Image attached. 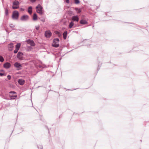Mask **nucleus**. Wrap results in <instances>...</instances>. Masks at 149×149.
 <instances>
[{
	"instance_id": "obj_1",
	"label": "nucleus",
	"mask_w": 149,
	"mask_h": 149,
	"mask_svg": "<svg viewBox=\"0 0 149 149\" xmlns=\"http://www.w3.org/2000/svg\"><path fill=\"white\" fill-rule=\"evenodd\" d=\"M59 40L58 38H56L54 39L52 45L55 47H58L59 46Z\"/></svg>"
},
{
	"instance_id": "obj_2",
	"label": "nucleus",
	"mask_w": 149,
	"mask_h": 149,
	"mask_svg": "<svg viewBox=\"0 0 149 149\" xmlns=\"http://www.w3.org/2000/svg\"><path fill=\"white\" fill-rule=\"evenodd\" d=\"M37 12L41 15L42 14V7L40 4H38L36 8Z\"/></svg>"
},
{
	"instance_id": "obj_3",
	"label": "nucleus",
	"mask_w": 149,
	"mask_h": 149,
	"mask_svg": "<svg viewBox=\"0 0 149 149\" xmlns=\"http://www.w3.org/2000/svg\"><path fill=\"white\" fill-rule=\"evenodd\" d=\"M19 16V13L17 11H16L14 12L12 15V18L15 19H18Z\"/></svg>"
},
{
	"instance_id": "obj_4",
	"label": "nucleus",
	"mask_w": 149,
	"mask_h": 149,
	"mask_svg": "<svg viewBox=\"0 0 149 149\" xmlns=\"http://www.w3.org/2000/svg\"><path fill=\"white\" fill-rule=\"evenodd\" d=\"M29 19V17L27 15H24L22 16L20 18V19L22 21H26Z\"/></svg>"
},
{
	"instance_id": "obj_5",
	"label": "nucleus",
	"mask_w": 149,
	"mask_h": 149,
	"mask_svg": "<svg viewBox=\"0 0 149 149\" xmlns=\"http://www.w3.org/2000/svg\"><path fill=\"white\" fill-rule=\"evenodd\" d=\"M14 66L18 70L21 69V68L22 67L21 64L18 62L15 63L14 64Z\"/></svg>"
},
{
	"instance_id": "obj_6",
	"label": "nucleus",
	"mask_w": 149,
	"mask_h": 149,
	"mask_svg": "<svg viewBox=\"0 0 149 149\" xmlns=\"http://www.w3.org/2000/svg\"><path fill=\"white\" fill-rule=\"evenodd\" d=\"M23 54L22 52H19L17 55V57L19 60H22L23 59Z\"/></svg>"
},
{
	"instance_id": "obj_7",
	"label": "nucleus",
	"mask_w": 149,
	"mask_h": 149,
	"mask_svg": "<svg viewBox=\"0 0 149 149\" xmlns=\"http://www.w3.org/2000/svg\"><path fill=\"white\" fill-rule=\"evenodd\" d=\"M52 34V33L49 31H47L45 32V36L47 38H50Z\"/></svg>"
},
{
	"instance_id": "obj_8",
	"label": "nucleus",
	"mask_w": 149,
	"mask_h": 149,
	"mask_svg": "<svg viewBox=\"0 0 149 149\" xmlns=\"http://www.w3.org/2000/svg\"><path fill=\"white\" fill-rule=\"evenodd\" d=\"M26 42L28 44H30L31 46H34L35 45V44L33 40L29 39L26 40Z\"/></svg>"
},
{
	"instance_id": "obj_9",
	"label": "nucleus",
	"mask_w": 149,
	"mask_h": 149,
	"mask_svg": "<svg viewBox=\"0 0 149 149\" xmlns=\"http://www.w3.org/2000/svg\"><path fill=\"white\" fill-rule=\"evenodd\" d=\"M72 22H78L79 20V18L77 15L74 16L72 17Z\"/></svg>"
},
{
	"instance_id": "obj_10",
	"label": "nucleus",
	"mask_w": 149,
	"mask_h": 149,
	"mask_svg": "<svg viewBox=\"0 0 149 149\" xmlns=\"http://www.w3.org/2000/svg\"><path fill=\"white\" fill-rule=\"evenodd\" d=\"M11 66L10 64L8 62H6L3 65L4 67L6 69H8Z\"/></svg>"
},
{
	"instance_id": "obj_11",
	"label": "nucleus",
	"mask_w": 149,
	"mask_h": 149,
	"mask_svg": "<svg viewBox=\"0 0 149 149\" xmlns=\"http://www.w3.org/2000/svg\"><path fill=\"white\" fill-rule=\"evenodd\" d=\"M19 84L20 85H23L25 82V81L22 79H19L18 81Z\"/></svg>"
},
{
	"instance_id": "obj_12",
	"label": "nucleus",
	"mask_w": 149,
	"mask_h": 149,
	"mask_svg": "<svg viewBox=\"0 0 149 149\" xmlns=\"http://www.w3.org/2000/svg\"><path fill=\"white\" fill-rule=\"evenodd\" d=\"M80 23L82 24H88V22L85 20L81 19L80 21Z\"/></svg>"
},
{
	"instance_id": "obj_13",
	"label": "nucleus",
	"mask_w": 149,
	"mask_h": 149,
	"mask_svg": "<svg viewBox=\"0 0 149 149\" xmlns=\"http://www.w3.org/2000/svg\"><path fill=\"white\" fill-rule=\"evenodd\" d=\"M28 12L30 14H31L32 12V7L31 6L29 7L28 9Z\"/></svg>"
},
{
	"instance_id": "obj_14",
	"label": "nucleus",
	"mask_w": 149,
	"mask_h": 149,
	"mask_svg": "<svg viewBox=\"0 0 149 149\" xmlns=\"http://www.w3.org/2000/svg\"><path fill=\"white\" fill-rule=\"evenodd\" d=\"M67 33V31H65L63 33V38L65 40L66 38Z\"/></svg>"
},
{
	"instance_id": "obj_15",
	"label": "nucleus",
	"mask_w": 149,
	"mask_h": 149,
	"mask_svg": "<svg viewBox=\"0 0 149 149\" xmlns=\"http://www.w3.org/2000/svg\"><path fill=\"white\" fill-rule=\"evenodd\" d=\"M19 2L18 1H14L13 2V6H19Z\"/></svg>"
},
{
	"instance_id": "obj_16",
	"label": "nucleus",
	"mask_w": 149,
	"mask_h": 149,
	"mask_svg": "<svg viewBox=\"0 0 149 149\" xmlns=\"http://www.w3.org/2000/svg\"><path fill=\"white\" fill-rule=\"evenodd\" d=\"M37 17L36 14L35 13H34L33 16V20L35 21L37 20Z\"/></svg>"
},
{
	"instance_id": "obj_17",
	"label": "nucleus",
	"mask_w": 149,
	"mask_h": 149,
	"mask_svg": "<svg viewBox=\"0 0 149 149\" xmlns=\"http://www.w3.org/2000/svg\"><path fill=\"white\" fill-rule=\"evenodd\" d=\"M20 45L21 44L20 43H17L15 46V48H16L17 49V50H19L20 47Z\"/></svg>"
},
{
	"instance_id": "obj_18",
	"label": "nucleus",
	"mask_w": 149,
	"mask_h": 149,
	"mask_svg": "<svg viewBox=\"0 0 149 149\" xmlns=\"http://www.w3.org/2000/svg\"><path fill=\"white\" fill-rule=\"evenodd\" d=\"M10 100H14L17 97V95H10Z\"/></svg>"
},
{
	"instance_id": "obj_19",
	"label": "nucleus",
	"mask_w": 149,
	"mask_h": 149,
	"mask_svg": "<svg viewBox=\"0 0 149 149\" xmlns=\"http://www.w3.org/2000/svg\"><path fill=\"white\" fill-rule=\"evenodd\" d=\"M74 24L72 21H71L69 24V28H71L72 26H73Z\"/></svg>"
},
{
	"instance_id": "obj_20",
	"label": "nucleus",
	"mask_w": 149,
	"mask_h": 149,
	"mask_svg": "<svg viewBox=\"0 0 149 149\" xmlns=\"http://www.w3.org/2000/svg\"><path fill=\"white\" fill-rule=\"evenodd\" d=\"M8 47L9 48H12L13 47V44L11 43L9 44L8 45Z\"/></svg>"
},
{
	"instance_id": "obj_21",
	"label": "nucleus",
	"mask_w": 149,
	"mask_h": 149,
	"mask_svg": "<svg viewBox=\"0 0 149 149\" xmlns=\"http://www.w3.org/2000/svg\"><path fill=\"white\" fill-rule=\"evenodd\" d=\"M12 8L14 9H17L19 8V6H13Z\"/></svg>"
},
{
	"instance_id": "obj_22",
	"label": "nucleus",
	"mask_w": 149,
	"mask_h": 149,
	"mask_svg": "<svg viewBox=\"0 0 149 149\" xmlns=\"http://www.w3.org/2000/svg\"><path fill=\"white\" fill-rule=\"evenodd\" d=\"M4 59L2 56L0 55V61L2 62L4 61Z\"/></svg>"
},
{
	"instance_id": "obj_23",
	"label": "nucleus",
	"mask_w": 149,
	"mask_h": 149,
	"mask_svg": "<svg viewBox=\"0 0 149 149\" xmlns=\"http://www.w3.org/2000/svg\"><path fill=\"white\" fill-rule=\"evenodd\" d=\"M5 14L6 15H8V10L7 8H6L5 9Z\"/></svg>"
},
{
	"instance_id": "obj_24",
	"label": "nucleus",
	"mask_w": 149,
	"mask_h": 149,
	"mask_svg": "<svg viewBox=\"0 0 149 149\" xmlns=\"http://www.w3.org/2000/svg\"><path fill=\"white\" fill-rule=\"evenodd\" d=\"M32 48L31 46H29L27 47V50L29 51L31 50L32 49Z\"/></svg>"
},
{
	"instance_id": "obj_25",
	"label": "nucleus",
	"mask_w": 149,
	"mask_h": 149,
	"mask_svg": "<svg viewBox=\"0 0 149 149\" xmlns=\"http://www.w3.org/2000/svg\"><path fill=\"white\" fill-rule=\"evenodd\" d=\"M74 2L75 4H78L80 3V1L79 0H74Z\"/></svg>"
},
{
	"instance_id": "obj_26",
	"label": "nucleus",
	"mask_w": 149,
	"mask_h": 149,
	"mask_svg": "<svg viewBox=\"0 0 149 149\" xmlns=\"http://www.w3.org/2000/svg\"><path fill=\"white\" fill-rule=\"evenodd\" d=\"M75 9H76V10L77 11V12L78 13H79L81 12V10L80 9H78V8H76Z\"/></svg>"
},
{
	"instance_id": "obj_27",
	"label": "nucleus",
	"mask_w": 149,
	"mask_h": 149,
	"mask_svg": "<svg viewBox=\"0 0 149 149\" xmlns=\"http://www.w3.org/2000/svg\"><path fill=\"white\" fill-rule=\"evenodd\" d=\"M9 26L11 28H13L15 27V25L13 24H11L9 25Z\"/></svg>"
},
{
	"instance_id": "obj_28",
	"label": "nucleus",
	"mask_w": 149,
	"mask_h": 149,
	"mask_svg": "<svg viewBox=\"0 0 149 149\" xmlns=\"http://www.w3.org/2000/svg\"><path fill=\"white\" fill-rule=\"evenodd\" d=\"M18 50H17V49H16V48H15V49L14 51V53H17V52Z\"/></svg>"
},
{
	"instance_id": "obj_29",
	"label": "nucleus",
	"mask_w": 149,
	"mask_h": 149,
	"mask_svg": "<svg viewBox=\"0 0 149 149\" xmlns=\"http://www.w3.org/2000/svg\"><path fill=\"white\" fill-rule=\"evenodd\" d=\"M7 78L9 80H10L11 79V77L10 75H8L7 76Z\"/></svg>"
},
{
	"instance_id": "obj_30",
	"label": "nucleus",
	"mask_w": 149,
	"mask_h": 149,
	"mask_svg": "<svg viewBox=\"0 0 149 149\" xmlns=\"http://www.w3.org/2000/svg\"><path fill=\"white\" fill-rule=\"evenodd\" d=\"M9 93H13V94H16V93L15 91H11L9 92Z\"/></svg>"
},
{
	"instance_id": "obj_31",
	"label": "nucleus",
	"mask_w": 149,
	"mask_h": 149,
	"mask_svg": "<svg viewBox=\"0 0 149 149\" xmlns=\"http://www.w3.org/2000/svg\"><path fill=\"white\" fill-rule=\"evenodd\" d=\"M29 0L31 1V2L32 3H33L35 2L36 1V0Z\"/></svg>"
},
{
	"instance_id": "obj_32",
	"label": "nucleus",
	"mask_w": 149,
	"mask_h": 149,
	"mask_svg": "<svg viewBox=\"0 0 149 149\" xmlns=\"http://www.w3.org/2000/svg\"><path fill=\"white\" fill-rule=\"evenodd\" d=\"M39 27H40L39 26H38L36 27V30H38L39 29Z\"/></svg>"
},
{
	"instance_id": "obj_33",
	"label": "nucleus",
	"mask_w": 149,
	"mask_h": 149,
	"mask_svg": "<svg viewBox=\"0 0 149 149\" xmlns=\"http://www.w3.org/2000/svg\"><path fill=\"white\" fill-rule=\"evenodd\" d=\"M40 20L43 22H44L45 21V19L44 18H42Z\"/></svg>"
},
{
	"instance_id": "obj_34",
	"label": "nucleus",
	"mask_w": 149,
	"mask_h": 149,
	"mask_svg": "<svg viewBox=\"0 0 149 149\" xmlns=\"http://www.w3.org/2000/svg\"><path fill=\"white\" fill-rule=\"evenodd\" d=\"M4 74L3 73H0V76H3L4 75Z\"/></svg>"
},
{
	"instance_id": "obj_35",
	"label": "nucleus",
	"mask_w": 149,
	"mask_h": 149,
	"mask_svg": "<svg viewBox=\"0 0 149 149\" xmlns=\"http://www.w3.org/2000/svg\"><path fill=\"white\" fill-rule=\"evenodd\" d=\"M66 3H69V0H65Z\"/></svg>"
},
{
	"instance_id": "obj_36",
	"label": "nucleus",
	"mask_w": 149,
	"mask_h": 149,
	"mask_svg": "<svg viewBox=\"0 0 149 149\" xmlns=\"http://www.w3.org/2000/svg\"><path fill=\"white\" fill-rule=\"evenodd\" d=\"M21 10H22V11H24V9H23V8H22L21 9Z\"/></svg>"
},
{
	"instance_id": "obj_37",
	"label": "nucleus",
	"mask_w": 149,
	"mask_h": 149,
	"mask_svg": "<svg viewBox=\"0 0 149 149\" xmlns=\"http://www.w3.org/2000/svg\"><path fill=\"white\" fill-rule=\"evenodd\" d=\"M12 30H16V29H13Z\"/></svg>"
},
{
	"instance_id": "obj_38",
	"label": "nucleus",
	"mask_w": 149,
	"mask_h": 149,
	"mask_svg": "<svg viewBox=\"0 0 149 149\" xmlns=\"http://www.w3.org/2000/svg\"><path fill=\"white\" fill-rule=\"evenodd\" d=\"M87 42H88V41H89V40H87Z\"/></svg>"
}]
</instances>
